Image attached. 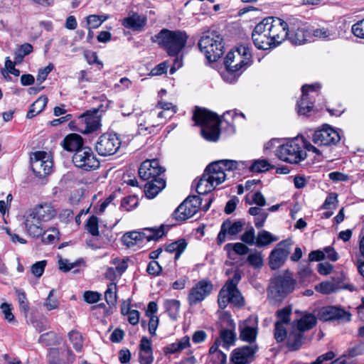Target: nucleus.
Wrapping results in <instances>:
<instances>
[{
  "instance_id": "58836bf2",
  "label": "nucleus",
  "mask_w": 364,
  "mask_h": 364,
  "mask_svg": "<svg viewBox=\"0 0 364 364\" xmlns=\"http://www.w3.org/2000/svg\"><path fill=\"white\" fill-rule=\"evenodd\" d=\"M48 97L45 95L40 96L31 106L26 114L28 119H31L40 114L48 103Z\"/></svg>"
},
{
  "instance_id": "aec40b11",
  "label": "nucleus",
  "mask_w": 364,
  "mask_h": 364,
  "mask_svg": "<svg viewBox=\"0 0 364 364\" xmlns=\"http://www.w3.org/2000/svg\"><path fill=\"white\" fill-rule=\"evenodd\" d=\"M164 171L157 159L146 160L141 164L139 174L142 179L149 180L160 177Z\"/></svg>"
},
{
  "instance_id": "1a4fd4ad",
  "label": "nucleus",
  "mask_w": 364,
  "mask_h": 364,
  "mask_svg": "<svg viewBox=\"0 0 364 364\" xmlns=\"http://www.w3.org/2000/svg\"><path fill=\"white\" fill-rule=\"evenodd\" d=\"M252 63V53L247 45H240L235 50L230 51L225 57V67L230 70L241 73Z\"/></svg>"
},
{
  "instance_id": "20e7f679",
  "label": "nucleus",
  "mask_w": 364,
  "mask_h": 364,
  "mask_svg": "<svg viewBox=\"0 0 364 364\" xmlns=\"http://www.w3.org/2000/svg\"><path fill=\"white\" fill-rule=\"evenodd\" d=\"M247 166L246 163L242 161L218 160L208 164L203 172L217 187L226 180V171H232L239 168L240 166Z\"/></svg>"
},
{
  "instance_id": "423d86ee",
  "label": "nucleus",
  "mask_w": 364,
  "mask_h": 364,
  "mask_svg": "<svg viewBox=\"0 0 364 364\" xmlns=\"http://www.w3.org/2000/svg\"><path fill=\"white\" fill-rule=\"evenodd\" d=\"M169 56H177L182 50V32L164 28L151 38Z\"/></svg>"
},
{
  "instance_id": "0eeeda50",
  "label": "nucleus",
  "mask_w": 364,
  "mask_h": 364,
  "mask_svg": "<svg viewBox=\"0 0 364 364\" xmlns=\"http://www.w3.org/2000/svg\"><path fill=\"white\" fill-rule=\"evenodd\" d=\"M296 284L291 273L285 271L271 280L268 296L274 301H281L294 290Z\"/></svg>"
},
{
  "instance_id": "c03bdc74",
  "label": "nucleus",
  "mask_w": 364,
  "mask_h": 364,
  "mask_svg": "<svg viewBox=\"0 0 364 364\" xmlns=\"http://www.w3.org/2000/svg\"><path fill=\"white\" fill-rule=\"evenodd\" d=\"M68 338L74 349L77 352H81L83 346V338L82 334L75 330L68 333Z\"/></svg>"
},
{
  "instance_id": "e433bc0d",
  "label": "nucleus",
  "mask_w": 364,
  "mask_h": 364,
  "mask_svg": "<svg viewBox=\"0 0 364 364\" xmlns=\"http://www.w3.org/2000/svg\"><path fill=\"white\" fill-rule=\"evenodd\" d=\"M68 358L65 359L63 354L58 348H50L49 351L50 364H65L67 362H73L74 355L70 350H67Z\"/></svg>"
},
{
  "instance_id": "3c124183",
  "label": "nucleus",
  "mask_w": 364,
  "mask_h": 364,
  "mask_svg": "<svg viewBox=\"0 0 364 364\" xmlns=\"http://www.w3.org/2000/svg\"><path fill=\"white\" fill-rule=\"evenodd\" d=\"M316 291L323 294H328L331 293H333L336 291L337 287L336 286L330 282H324L318 284L315 287Z\"/></svg>"
},
{
  "instance_id": "ea45409f",
  "label": "nucleus",
  "mask_w": 364,
  "mask_h": 364,
  "mask_svg": "<svg viewBox=\"0 0 364 364\" xmlns=\"http://www.w3.org/2000/svg\"><path fill=\"white\" fill-rule=\"evenodd\" d=\"M239 118L242 119H245V115L243 113H237L235 110H230L224 113L223 114V120L226 121L228 124V128L227 132L229 134H233L235 132V123L238 122Z\"/></svg>"
},
{
  "instance_id": "69168bd1",
  "label": "nucleus",
  "mask_w": 364,
  "mask_h": 364,
  "mask_svg": "<svg viewBox=\"0 0 364 364\" xmlns=\"http://www.w3.org/2000/svg\"><path fill=\"white\" fill-rule=\"evenodd\" d=\"M86 23L88 29H95L102 25L99 15L95 14L89 15L87 16Z\"/></svg>"
},
{
  "instance_id": "680f3d73",
  "label": "nucleus",
  "mask_w": 364,
  "mask_h": 364,
  "mask_svg": "<svg viewBox=\"0 0 364 364\" xmlns=\"http://www.w3.org/2000/svg\"><path fill=\"white\" fill-rule=\"evenodd\" d=\"M240 74L238 71L230 70V68L226 67V70L221 73V76L225 81L233 83L237 80Z\"/></svg>"
},
{
  "instance_id": "5fc2aeb1",
  "label": "nucleus",
  "mask_w": 364,
  "mask_h": 364,
  "mask_svg": "<svg viewBox=\"0 0 364 364\" xmlns=\"http://www.w3.org/2000/svg\"><path fill=\"white\" fill-rule=\"evenodd\" d=\"M351 32L355 37L364 40V18L357 21L352 26Z\"/></svg>"
},
{
  "instance_id": "412c9836",
  "label": "nucleus",
  "mask_w": 364,
  "mask_h": 364,
  "mask_svg": "<svg viewBox=\"0 0 364 364\" xmlns=\"http://www.w3.org/2000/svg\"><path fill=\"white\" fill-rule=\"evenodd\" d=\"M82 128L80 132L82 134H90L97 131L100 126V117L97 115V110H88L79 117Z\"/></svg>"
},
{
  "instance_id": "c756f323",
  "label": "nucleus",
  "mask_w": 364,
  "mask_h": 364,
  "mask_svg": "<svg viewBox=\"0 0 364 364\" xmlns=\"http://www.w3.org/2000/svg\"><path fill=\"white\" fill-rule=\"evenodd\" d=\"M309 258L311 261H320L327 259L332 262H336L338 259L339 255L333 247L328 246L322 250H318L311 252L309 255Z\"/></svg>"
},
{
  "instance_id": "a878e982",
  "label": "nucleus",
  "mask_w": 364,
  "mask_h": 364,
  "mask_svg": "<svg viewBox=\"0 0 364 364\" xmlns=\"http://www.w3.org/2000/svg\"><path fill=\"white\" fill-rule=\"evenodd\" d=\"M29 212L43 223L51 220L55 218L58 214L56 209L50 203H43L36 205Z\"/></svg>"
},
{
  "instance_id": "bb28decb",
  "label": "nucleus",
  "mask_w": 364,
  "mask_h": 364,
  "mask_svg": "<svg viewBox=\"0 0 364 364\" xmlns=\"http://www.w3.org/2000/svg\"><path fill=\"white\" fill-rule=\"evenodd\" d=\"M173 115V111L166 112L156 107L154 109L146 114L145 123L151 127H156L159 124H164L168 118L172 117Z\"/></svg>"
},
{
  "instance_id": "f8f14e48",
  "label": "nucleus",
  "mask_w": 364,
  "mask_h": 364,
  "mask_svg": "<svg viewBox=\"0 0 364 364\" xmlns=\"http://www.w3.org/2000/svg\"><path fill=\"white\" fill-rule=\"evenodd\" d=\"M286 39L294 45H301L311 41V32L309 26L301 21H293L287 23Z\"/></svg>"
},
{
  "instance_id": "37998d69",
  "label": "nucleus",
  "mask_w": 364,
  "mask_h": 364,
  "mask_svg": "<svg viewBox=\"0 0 364 364\" xmlns=\"http://www.w3.org/2000/svg\"><path fill=\"white\" fill-rule=\"evenodd\" d=\"M33 52L31 44L26 43L18 46L14 51V59L16 63H21L23 58Z\"/></svg>"
},
{
  "instance_id": "9d476101",
  "label": "nucleus",
  "mask_w": 364,
  "mask_h": 364,
  "mask_svg": "<svg viewBox=\"0 0 364 364\" xmlns=\"http://www.w3.org/2000/svg\"><path fill=\"white\" fill-rule=\"evenodd\" d=\"M169 225H161L159 228H146L142 231H132L125 233L122 236L124 245L130 247L144 240L147 241H156L165 235V228H168Z\"/></svg>"
},
{
  "instance_id": "13d9d810",
  "label": "nucleus",
  "mask_w": 364,
  "mask_h": 364,
  "mask_svg": "<svg viewBox=\"0 0 364 364\" xmlns=\"http://www.w3.org/2000/svg\"><path fill=\"white\" fill-rule=\"evenodd\" d=\"M0 308L6 321L9 323L15 322V317L12 313L11 304L8 303H2Z\"/></svg>"
},
{
  "instance_id": "864d4df0",
  "label": "nucleus",
  "mask_w": 364,
  "mask_h": 364,
  "mask_svg": "<svg viewBox=\"0 0 364 364\" xmlns=\"http://www.w3.org/2000/svg\"><path fill=\"white\" fill-rule=\"evenodd\" d=\"M46 264L47 262L46 260L38 261L32 264L31 267L32 274L36 278L41 277L45 271Z\"/></svg>"
},
{
  "instance_id": "79ce46f5",
  "label": "nucleus",
  "mask_w": 364,
  "mask_h": 364,
  "mask_svg": "<svg viewBox=\"0 0 364 364\" xmlns=\"http://www.w3.org/2000/svg\"><path fill=\"white\" fill-rule=\"evenodd\" d=\"M278 240V237L268 231L262 230L257 234L255 245L258 247L267 246Z\"/></svg>"
},
{
  "instance_id": "f257e3e1",
  "label": "nucleus",
  "mask_w": 364,
  "mask_h": 364,
  "mask_svg": "<svg viewBox=\"0 0 364 364\" xmlns=\"http://www.w3.org/2000/svg\"><path fill=\"white\" fill-rule=\"evenodd\" d=\"M287 28V23L279 18H265L252 31L253 43L259 50L274 48L286 40Z\"/></svg>"
},
{
  "instance_id": "603ef678",
  "label": "nucleus",
  "mask_w": 364,
  "mask_h": 364,
  "mask_svg": "<svg viewBox=\"0 0 364 364\" xmlns=\"http://www.w3.org/2000/svg\"><path fill=\"white\" fill-rule=\"evenodd\" d=\"M98 227V218L94 215L91 216L86 223L87 230L92 235L98 236L100 233Z\"/></svg>"
},
{
  "instance_id": "e2e57ef3",
  "label": "nucleus",
  "mask_w": 364,
  "mask_h": 364,
  "mask_svg": "<svg viewBox=\"0 0 364 364\" xmlns=\"http://www.w3.org/2000/svg\"><path fill=\"white\" fill-rule=\"evenodd\" d=\"M255 232L252 227H250L247 230L245 231V232L242 235L240 239L242 242L248 245L255 244V240L256 241Z\"/></svg>"
},
{
  "instance_id": "6ab92c4d",
  "label": "nucleus",
  "mask_w": 364,
  "mask_h": 364,
  "mask_svg": "<svg viewBox=\"0 0 364 364\" xmlns=\"http://www.w3.org/2000/svg\"><path fill=\"white\" fill-rule=\"evenodd\" d=\"M319 318L324 321H338L340 322H348L350 321L351 314L340 307L328 306L321 309Z\"/></svg>"
},
{
  "instance_id": "9b49d317",
  "label": "nucleus",
  "mask_w": 364,
  "mask_h": 364,
  "mask_svg": "<svg viewBox=\"0 0 364 364\" xmlns=\"http://www.w3.org/2000/svg\"><path fill=\"white\" fill-rule=\"evenodd\" d=\"M316 324V318L312 314L302 313L299 319L296 322L299 332H291L288 336V345L291 350H297L303 340L302 332L312 328Z\"/></svg>"
},
{
  "instance_id": "09e8293b",
  "label": "nucleus",
  "mask_w": 364,
  "mask_h": 364,
  "mask_svg": "<svg viewBox=\"0 0 364 364\" xmlns=\"http://www.w3.org/2000/svg\"><path fill=\"white\" fill-rule=\"evenodd\" d=\"M247 262L255 268H261L264 264L263 255L257 251L251 252L247 257Z\"/></svg>"
},
{
  "instance_id": "774afa93",
  "label": "nucleus",
  "mask_w": 364,
  "mask_h": 364,
  "mask_svg": "<svg viewBox=\"0 0 364 364\" xmlns=\"http://www.w3.org/2000/svg\"><path fill=\"white\" fill-rule=\"evenodd\" d=\"M208 360L210 363H212V364H225L227 356L224 353L220 351L211 356H208Z\"/></svg>"
},
{
  "instance_id": "052dcab7",
  "label": "nucleus",
  "mask_w": 364,
  "mask_h": 364,
  "mask_svg": "<svg viewBox=\"0 0 364 364\" xmlns=\"http://www.w3.org/2000/svg\"><path fill=\"white\" fill-rule=\"evenodd\" d=\"M291 308L285 307L282 309H280L277 311V318L278 321L277 322H281L282 324L287 325L290 321V314H291Z\"/></svg>"
},
{
  "instance_id": "7c9ffc66",
  "label": "nucleus",
  "mask_w": 364,
  "mask_h": 364,
  "mask_svg": "<svg viewBox=\"0 0 364 364\" xmlns=\"http://www.w3.org/2000/svg\"><path fill=\"white\" fill-rule=\"evenodd\" d=\"M201 198L198 196L188 197L183 200V220L193 216L200 209Z\"/></svg>"
},
{
  "instance_id": "f03ea898",
  "label": "nucleus",
  "mask_w": 364,
  "mask_h": 364,
  "mask_svg": "<svg viewBox=\"0 0 364 364\" xmlns=\"http://www.w3.org/2000/svg\"><path fill=\"white\" fill-rule=\"evenodd\" d=\"M306 150L317 155L321 154V151L311 143L306 141L303 137L297 136L279 145L275 155L282 161L299 164L306 158Z\"/></svg>"
},
{
  "instance_id": "dca6fc26",
  "label": "nucleus",
  "mask_w": 364,
  "mask_h": 364,
  "mask_svg": "<svg viewBox=\"0 0 364 364\" xmlns=\"http://www.w3.org/2000/svg\"><path fill=\"white\" fill-rule=\"evenodd\" d=\"M341 139L338 131L327 124L316 130L312 137L313 141L316 144L326 146L336 145Z\"/></svg>"
},
{
  "instance_id": "7ed1b4c3",
  "label": "nucleus",
  "mask_w": 364,
  "mask_h": 364,
  "mask_svg": "<svg viewBox=\"0 0 364 364\" xmlns=\"http://www.w3.org/2000/svg\"><path fill=\"white\" fill-rule=\"evenodd\" d=\"M193 119L196 124L201 127L200 133L205 140L216 141L219 139V125L223 121L216 114L204 108H196L193 112Z\"/></svg>"
},
{
  "instance_id": "6e6d98bb",
  "label": "nucleus",
  "mask_w": 364,
  "mask_h": 364,
  "mask_svg": "<svg viewBox=\"0 0 364 364\" xmlns=\"http://www.w3.org/2000/svg\"><path fill=\"white\" fill-rule=\"evenodd\" d=\"M43 306L48 311L56 309L58 307V301L54 296V290L50 291L47 299H46Z\"/></svg>"
},
{
  "instance_id": "cd10ccee",
  "label": "nucleus",
  "mask_w": 364,
  "mask_h": 364,
  "mask_svg": "<svg viewBox=\"0 0 364 364\" xmlns=\"http://www.w3.org/2000/svg\"><path fill=\"white\" fill-rule=\"evenodd\" d=\"M139 360L141 364H152L154 361L151 341L146 337L141 339Z\"/></svg>"
},
{
  "instance_id": "ddd939ff",
  "label": "nucleus",
  "mask_w": 364,
  "mask_h": 364,
  "mask_svg": "<svg viewBox=\"0 0 364 364\" xmlns=\"http://www.w3.org/2000/svg\"><path fill=\"white\" fill-rule=\"evenodd\" d=\"M31 164L34 174L39 178H43L52 172L53 166L52 156L46 151H36L31 156Z\"/></svg>"
},
{
  "instance_id": "2eb2a0df",
  "label": "nucleus",
  "mask_w": 364,
  "mask_h": 364,
  "mask_svg": "<svg viewBox=\"0 0 364 364\" xmlns=\"http://www.w3.org/2000/svg\"><path fill=\"white\" fill-rule=\"evenodd\" d=\"M120 145L121 141L117 134H104L99 137L95 149L100 155L107 156L114 154Z\"/></svg>"
},
{
  "instance_id": "6e6552de",
  "label": "nucleus",
  "mask_w": 364,
  "mask_h": 364,
  "mask_svg": "<svg viewBox=\"0 0 364 364\" xmlns=\"http://www.w3.org/2000/svg\"><path fill=\"white\" fill-rule=\"evenodd\" d=\"M241 279L240 273L236 270L234 276L225 283L218 295V304L220 308H225L228 303L237 306L243 304V298L237 289V284Z\"/></svg>"
},
{
  "instance_id": "f3484780",
  "label": "nucleus",
  "mask_w": 364,
  "mask_h": 364,
  "mask_svg": "<svg viewBox=\"0 0 364 364\" xmlns=\"http://www.w3.org/2000/svg\"><path fill=\"white\" fill-rule=\"evenodd\" d=\"M320 89L318 84L305 85L302 87V96L297 102V109L299 114L306 115L313 109L314 102L311 100L318 95Z\"/></svg>"
},
{
  "instance_id": "393cba45",
  "label": "nucleus",
  "mask_w": 364,
  "mask_h": 364,
  "mask_svg": "<svg viewBox=\"0 0 364 364\" xmlns=\"http://www.w3.org/2000/svg\"><path fill=\"white\" fill-rule=\"evenodd\" d=\"M25 228L27 233L33 237H38L44 232V225L35 215L29 212L25 218Z\"/></svg>"
},
{
  "instance_id": "2f4dec72",
  "label": "nucleus",
  "mask_w": 364,
  "mask_h": 364,
  "mask_svg": "<svg viewBox=\"0 0 364 364\" xmlns=\"http://www.w3.org/2000/svg\"><path fill=\"white\" fill-rule=\"evenodd\" d=\"M255 350L251 346H243L234 350L232 360L235 364H247L252 360Z\"/></svg>"
},
{
  "instance_id": "4be33fe9",
  "label": "nucleus",
  "mask_w": 364,
  "mask_h": 364,
  "mask_svg": "<svg viewBox=\"0 0 364 364\" xmlns=\"http://www.w3.org/2000/svg\"><path fill=\"white\" fill-rule=\"evenodd\" d=\"M258 321L255 316H250L240 324V337L242 341L253 342L257 335Z\"/></svg>"
},
{
  "instance_id": "bf43d9fd",
  "label": "nucleus",
  "mask_w": 364,
  "mask_h": 364,
  "mask_svg": "<svg viewBox=\"0 0 364 364\" xmlns=\"http://www.w3.org/2000/svg\"><path fill=\"white\" fill-rule=\"evenodd\" d=\"M281 322L275 323L274 337L278 342L283 341L287 338V330Z\"/></svg>"
},
{
  "instance_id": "c85d7f7f",
  "label": "nucleus",
  "mask_w": 364,
  "mask_h": 364,
  "mask_svg": "<svg viewBox=\"0 0 364 364\" xmlns=\"http://www.w3.org/2000/svg\"><path fill=\"white\" fill-rule=\"evenodd\" d=\"M191 188L194 189L198 194L203 195L211 192L216 188V186L203 172L200 178H196L193 181Z\"/></svg>"
},
{
  "instance_id": "a211bd4d",
  "label": "nucleus",
  "mask_w": 364,
  "mask_h": 364,
  "mask_svg": "<svg viewBox=\"0 0 364 364\" xmlns=\"http://www.w3.org/2000/svg\"><path fill=\"white\" fill-rule=\"evenodd\" d=\"M291 243L282 241L277 245L269 257V264L272 269H277L282 267L289 254Z\"/></svg>"
},
{
  "instance_id": "a19ab883",
  "label": "nucleus",
  "mask_w": 364,
  "mask_h": 364,
  "mask_svg": "<svg viewBox=\"0 0 364 364\" xmlns=\"http://www.w3.org/2000/svg\"><path fill=\"white\" fill-rule=\"evenodd\" d=\"M164 307L172 318L175 319L179 316L181 302L179 300L171 299L164 302Z\"/></svg>"
},
{
  "instance_id": "49530a36",
  "label": "nucleus",
  "mask_w": 364,
  "mask_h": 364,
  "mask_svg": "<svg viewBox=\"0 0 364 364\" xmlns=\"http://www.w3.org/2000/svg\"><path fill=\"white\" fill-rule=\"evenodd\" d=\"M43 235L42 242L45 244H52L59 240V232L55 228H50L46 231L44 230Z\"/></svg>"
},
{
  "instance_id": "5701e85b",
  "label": "nucleus",
  "mask_w": 364,
  "mask_h": 364,
  "mask_svg": "<svg viewBox=\"0 0 364 364\" xmlns=\"http://www.w3.org/2000/svg\"><path fill=\"white\" fill-rule=\"evenodd\" d=\"M245 221L226 220L221 225L220 230L217 237L218 243L222 244L225 241L226 235L235 236L240 232L244 226Z\"/></svg>"
},
{
  "instance_id": "f704fd0d",
  "label": "nucleus",
  "mask_w": 364,
  "mask_h": 364,
  "mask_svg": "<svg viewBox=\"0 0 364 364\" xmlns=\"http://www.w3.org/2000/svg\"><path fill=\"white\" fill-rule=\"evenodd\" d=\"M146 23V18L139 16L138 14H133L124 18L122 24L127 28L134 31H141Z\"/></svg>"
},
{
  "instance_id": "c9c22d12",
  "label": "nucleus",
  "mask_w": 364,
  "mask_h": 364,
  "mask_svg": "<svg viewBox=\"0 0 364 364\" xmlns=\"http://www.w3.org/2000/svg\"><path fill=\"white\" fill-rule=\"evenodd\" d=\"M62 145L65 150L75 151V153L84 147L82 138L77 134H70L66 136L62 142Z\"/></svg>"
},
{
  "instance_id": "4c0bfd02",
  "label": "nucleus",
  "mask_w": 364,
  "mask_h": 364,
  "mask_svg": "<svg viewBox=\"0 0 364 364\" xmlns=\"http://www.w3.org/2000/svg\"><path fill=\"white\" fill-rule=\"evenodd\" d=\"M274 166L266 159H258L250 161L248 169L252 173H264L272 169Z\"/></svg>"
},
{
  "instance_id": "473e14b6",
  "label": "nucleus",
  "mask_w": 364,
  "mask_h": 364,
  "mask_svg": "<svg viewBox=\"0 0 364 364\" xmlns=\"http://www.w3.org/2000/svg\"><path fill=\"white\" fill-rule=\"evenodd\" d=\"M311 32V41L314 38L324 41H333L338 38V33L333 26L316 28Z\"/></svg>"
},
{
  "instance_id": "4468645a",
  "label": "nucleus",
  "mask_w": 364,
  "mask_h": 364,
  "mask_svg": "<svg viewBox=\"0 0 364 364\" xmlns=\"http://www.w3.org/2000/svg\"><path fill=\"white\" fill-rule=\"evenodd\" d=\"M74 165L84 171H90L100 167V161L91 148L84 146L77 150L73 156Z\"/></svg>"
},
{
  "instance_id": "4d7b16f0",
  "label": "nucleus",
  "mask_w": 364,
  "mask_h": 364,
  "mask_svg": "<svg viewBox=\"0 0 364 364\" xmlns=\"http://www.w3.org/2000/svg\"><path fill=\"white\" fill-rule=\"evenodd\" d=\"M166 251L170 253H175L174 259H178L182 252V242L181 240H178L169 244L166 247Z\"/></svg>"
},
{
  "instance_id": "b1692460",
  "label": "nucleus",
  "mask_w": 364,
  "mask_h": 364,
  "mask_svg": "<svg viewBox=\"0 0 364 364\" xmlns=\"http://www.w3.org/2000/svg\"><path fill=\"white\" fill-rule=\"evenodd\" d=\"M213 290L210 282L202 280L199 282L191 290L188 296L190 304H193L204 299Z\"/></svg>"
},
{
  "instance_id": "39448f33",
  "label": "nucleus",
  "mask_w": 364,
  "mask_h": 364,
  "mask_svg": "<svg viewBox=\"0 0 364 364\" xmlns=\"http://www.w3.org/2000/svg\"><path fill=\"white\" fill-rule=\"evenodd\" d=\"M198 46L209 62L217 61L224 53L223 38L215 31L204 33L199 41Z\"/></svg>"
},
{
  "instance_id": "0e129e2a",
  "label": "nucleus",
  "mask_w": 364,
  "mask_h": 364,
  "mask_svg": "<svg viewBox=\"0 0 364 364\" xmlns=\"http://www.w3.org/2000/svg\"><path fill=\"white\" fill-rule=\"evenodd\" d=\"M112 267L116 269L117 274L122 275V274L127 269V262L124 259H114L112 262Z\"/></svg>"
},
{
  "instance_id": "8fccbe9b",
  "label": "nucleus",
  "mask_w": 364,
  "mask_h": 364,
  "mask_svg": "<svg viewBox=\"0 0 364 364\" xmlns=\"http://www.w3.org/2000/svg\"><path fill=\"white\" fill-rule=\"evenodd\" d=\"M225 248L228 251L232 250L237 255H245L249 251V248L242 242L228 243L225 245Z\"/></svg>"
},
{
  "instance_id": "de8ad7c7",
  "label": "nucleus",
  "mask_w": 364,
  "mask_h": 364,
  "mask_svg": "<svg viewBox=\"0 0 364 364\" xmlns=\"http://www.w3.org/2000/svg\"><path fill=\"white\" fill-rule=\"evenodd\" d=\"M105 297L109 305H114L117 302V286L114 283H110L105 292Z\"/></svg>"
},
{
  "instance_id": "a18cd8bd",
  "label": "nucleus",
  "mask_w": 364,
  "mask_h": 364,
  "mask_svg": "<svg viewBox=\"0 0 364 364\" xmlns=\"http://www.w3.org/2000/svg\"><path fill=\"white\" fill-rule=\"evenodd\" d=\"M39 342L47 346L56 345L60 343V338L53 331L42 334L39 338Z\"/></svg>"
},
{
  "instance_id": "338daca9",
  "label": "nucleus",
  "mask_w": 364,
  "mask_h": 364,
  "mask_svg": "<svg viewBox=\"0 0 364 364\" xmlns=\"http://www.w3.org/2000/svg\"><path fill=\"white\" fill-rule=\"evenodd\" d=\"M220 338L224 343V346H228L234 342L235 334L231 330H223L220 333Z\"/></svg>"
},
{
  "instance_id": "72a5a7b5",
  "label": "nucleus",
  "mask_w": 364,
  "mask_h": 364,
  "mask_svg": "<svg viewBox=\"0 0 364 364\" xmlns=\"http://www.w3.org/2000/svg\"><path fill=\"white\" fill-rule=\"evenodd\" d=\"M149 180L145 185V194L147 198H154L165 188L166 181L161 177Z\"/></svg>"
}]
</instances>
